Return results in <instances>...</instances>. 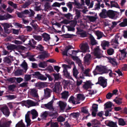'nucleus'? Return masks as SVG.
Returning a JSON list of instances; mask_svg holds the SVG:
<instances>
[{
    "mask_svg": "<svg viewBox=\"0 0 127 127\" xmlns=\"http://www.w3.org/2000/svg\"><path fill=\"white\" fill-rule=\"evenodd\" d=\"M31 77L37 78L38 79H46V77H44L39 71H36L31 75L26 74L25 75V79H31Z\"/></svg>",
    "mask_w": 127,
    "mask_h": 127,
    "instance_id": "1",
    "label": "nucleus"
},
{
    "mask_svg": "<svg viewBox=\"0 0 127 127\" xmlns=\"http://www.w3.org/2000/svg\"><path fill=\"white\" fill-rule=\"evenodd\" d=\"M30 11L28 10H25L23 11L20 12H18L17 13L18 16L21 18L25 17L24 15H28L30 17H33L35 13L34 11L32 9H30Z\"/></svg>",
    "mask_w": 127,
    "mask_h": 127,
    "instance_id": "2",
    "label": "nucleus"
},
{
    "mask_svg": "<svg viewBox=\"0 0 127 127\" xmlns=\"http://www.w3.org/2000/svg\"><path fill=\"white\" fill-rule=\"evenodd\" d=\"M6 48L8 50H13L14 49L23 50L25 47L21 45L17 46L15 45L10 44L7 46Z\"/></svg>",
    "mask_w": 127,
    "mask_h": 127,
    "instance_id": "3",
    "label": "nucleus"
},
{
    "mask_svg": "<svg viewBox=\"0 0 127 127\" xmlns=\"http://www.w3.org/2000/svg\"><path fill=\"white\" fill-rule=\"evenodd\" d=\"M11 123V121L7 122L5 118H3L0 121V127H9Z\"/></svg>",
    "mask_w": 127,
    "mask_h": 127,
    "instance_id": "4",
    "label": "nucleus"
},
{
    "mask_svg": "<svg viewBox=\"0 0 127 127\" xmlns=\"http://www.w3.org/2000/svg\"><path fill=\"white\" fill-rule=\"evenodd\" d=\"M53 98L52 99L50 102L46 104H44V106L47 109H49L50 110L53 111L54 110V108L53 106V103L54 101L55 100L54 99V96H53Z\"/></svg>",
    "mask_w": 127,
    "mask_h": 127,
    "instance_id": "5",
    "label": "nucleus"
},
{
    "mask_svg": "<svg viewBox=\"0 0 127 127\" xmlns=\"http://www.w3.org/2000/svg\"><path fill=\"white\" fill-rule=\"evenodd\" d=\"M94 52V55L96 58L100 59L102 57V54L99 47H97L95 49Z\"/></svg>",
    "mask_w": 127,
    "mask_h": 127,
    "instance_id": "6",
    "label": "nucleus"
},
{
    "mask_svg": "<svg viewBox=\"0 0 127 127\" xmlns=\"http://www.w3.org/2000/svg\"><path fill=\"white\" fill-rule=\"evenodd\" d=\"M1 110L3 114L7 117L8 116L10 113L9 109L6 106H4L1 108Z\"/></svg>",
    "mask_w": 127,
    "mask_h": 127,
    "instance_id": "7",
    "label": "nucleus"
},
{
    "mask_svg": "<svg viewBox=\"0 0 127 127\" xmlns=\"http://www.w3.org/2000/svg\"><path fill=\"white\" fill-rule=\"evenodd\" d=\"M96 69L99 72H101L102 73H105L107 72L108 71L107 68L105 66H99L97 65L96 67Z\"/></svg>",
    "mask_w": 127,
    "mask_h": 127,
    "instance_id": "8",
    "label": "nucleus"
},
{
    "mask_svg": "<svg viewBox=\"0 0 127 127\" xmlns=\"http://www.w3.org/2000/svg\"><path fill=\"white\" fill-rule=\"evenodd\" d=\"M88 36L89 37V39L90 40L91 44L92 45H95L97 44L96 40L91 34H89L88 33Z\"/></svg>",
    "mask_w": 127,
    "mask_h": 127,
    "instance_id": "9",
    "label": "nucleus"
},
{
    "mask_svg": "<svg viewBox=\"0 0 127 127\" xmlns=\"http://www.w3.org/2000/svg\"><path fill=\"white\" fill-rule=\"evenodd\" d=\"M126 49H123L122 50H120L119 51L121 52V54L119 55V60H123L126 57L127 52L125 51Z\"/></svg>",
    "mask_w": 127,
    "mask_h": 127,
    "instance_id": "10",
    "label": "nucleus"
},
{
    "mask_svg": "<svg viewBox=\"0 0 127 127\" xmlns=\"http://www.w3.org/2000/svg\"><path fill=\"white\" fill-rule=\"evenodd\" d=\"M61 87L60 83L56 82L55 84V87L53 89V92L57 93H59L60 92V88Z\"/></svg>",
    "mask_w": 127,
    "mask_h": 127,
    "instance_id": "11",
    "label": "nucleus"
},
{
    "mask_svg": "<svg viewBox=\"0 0 127 127\" xmlns=\"http://www.w3.org/2000/svg\"><path fill=\"white\" fill-rule=\"evenodd\" d=\"M35 86L38 89H40L42 88L47 87V84L45 82H38L35 84Z\"/></svg>",
    "mask_w": 127,
    "mask_h": 127,
    "instance_id": "12",
    "label": "nucleus"
},
{
    "mask_svg": "<svg viewBox=\"0 0 127 127\" xmlns=\"http://www.w3.org/2000/svg\"><path fill=\"white\" fill-rule=\"evenodd\" d=\"M107 18L108 17L109 18L113 19L115 16V14L114 11L109 10L107 11Z\"/></svg>",
    "mask_w": 127,
    "mask_h": 127,
    "instance_id": "13",
    "label": "nucleus"
},
{
    "mask_svg": "<svg viewBox=\"0 0 127 127\" xmlns=\"http://www.w3.org/2000/svg\"><path fill=\"white\" fill-rule=\"evenodd\" d=\"M44 97L46 98H48L50 96V94L52 92V91L49 89L47 88L44 89Z\"/></svg>",
    "mask_w": 127,
    "mask_h": 127,
    "instance_id": "14",
    "label": "nucleus"
},
{
    "mask_svg": "<svg viewBox=\"0 0 127 127\" xmlns=\"http://www.w3.org/2000/svg\"><path fill=\"white\" fill-rule=\"evenodd\" d=\"M12 16L8 13L4 14L3 15H0V20H7L8 19L12 18Z\"/></svg>",
    "mask_w": 127,
    "mask_h": 127,
    "instance_id": "15",
    "label": "nucleus"
},
{
    "mask_svg": "<svg viewBox=\"0 0 127 127\" xmlns=\"http://www.w3.org/2000/svg\"><path fill=\"white\" fill-rule=\"evenodd\" d=\"M30 111H28L25 116V121L27 123V126H29L30 125L31 120L30 117Z\"/></svg>",
    "mask_w": 127,
    "mask_h": 127,
    "instance_id": "16",
    "label": "nucleus"
},
{
    "mask_svg": "<svg viewBox=\"0 0 127 127\" xmlns=\"http://www.w3.org/2000/svg\"><path fill=\"white\" fill-rule=\"evenodd\" d=\"M73 48L72 47V46L71 45H68V46H66L64 50L62 52V54L64 56H68V55L67 54V52L69 50Z\"/></svg>",
    "mask_w": 127,
    "mask_h": 127,
    "instance_id": "17",
    "label": "nucleus"
},
{
    "mask_svg": "<svg viewBox=\"0 0 127 127\" xmlns=\"http://www.w3.org/2000/svg\"><path fill=\"white\" fill-rule=\"evenodd\" d=\"M107 11L105 9H103L102 11L99 14V16L101 18H107Z\"/></svg>",
    "mask_w": 127,
    "mask_h": 127,
    "instance_id": "18",
    "label": "nucleus"
},
{
    "mask_svg": "<svg viewBox=\"0 0 127 127\" xmlns=\"http://www.w3.org/2000/svg\"><path fill=\"white\" fill-rule=\"evenodd\" d=\"M31 94L32 96L34 97L37 98L39 97L38 93L37 90L36 89H33L31 90Z\"/></svg>",
    "mask_w": 127,
    "mask_h": 127,
    "instance_id": "19",
    "label": "nucleus"
},
{
    "mask_svg": "<svg viewBox=\"0 0 127 127\" xmlns=\"http://www.w3.org/2000/svg\"><path fill=\"white\" fill-rule=\"evenodd\" d=\"M61 110H64L66 106V103L62 101H60L57 102Z\"/></svg>",
    "mask_w": 127,
    "mask_h": 127,
    "instance_id": "20",
    "label": "nucleus"
},
{
    "mask_svg": "<svg viewBox=\"0 0 127 127\" xmlns=\"http://www.w3.org/2000/svg\"><path fill=\"white\" fill-rule=\"evenodd\" d=\"M99 84L101 86L104 88L106 86L107 82L106 80H98V81L96 84Z\"/></svg>",
    "mask_w": 127,
    "mask_h": 127,
    "instance_id": "21",
    "label": "nucleus"
},
{
    "mask_svg": "<svg viewBox=\"0 0 127 127\" xmlns=\"http://www.w3.org/2000/svg\"><path fill=\"white\" fill-rule=\"evenodd\" d=\"M23 70L20 69H18L14 71L13 73L15 76H18L22 75L23 74Z\"/></svg>",
    "mask_w": 127,
    "mask_h": 127,
    "instance_id": "22",
    "label": "nucleus"
},
{
    "mask_svg": "<svg viewBox=\"0 0 127 127\" xmlns=\"http://www.w3.org/2000/svg\"><path fill=\"white\" fill-rule=\"evenodd\" d=\"M42 54L38 55V58H39V59L43 60L46 58H47L48 57V55L45 51L42 52Z\"/></svg>",
    "mask_w": 127,
    "mask_h": 127,
    "instance_id": "23",
    "label": "nucleus"
},
{
    "mask_svg": "<svg viewBox=\"0 0 127 127\" xmlns=\"http://www.w3.org/2000/svg\"><path fill=\"white\" fill-rule=\"evenodd\" d=\"M61 94L62 98L64 99H67L69 95V92L66 91L63 92Z\"/></svg>",
    "mask_w": 127,
    "mask_h": 127,
    "instance_id": "24",
    "label": "nucleus"
},
{
    "mask_svg": "<svg viewBox=\"0 0 127 127\" xmlns=\"http://www.w3.org/2000/svg\"><path fill=\"white\" fill-rule=\"evenodd\" d=\"M63 72L64 76L66 78L70 79H73L70 75V73L68 72L67 71L63 70Z\"/></svg>",
    "mask_w": 127,
    "mask_h": 127,
    "instance_id": "25",
    "label": "nucleus"
},
{
    "mask_svg": "<svg viewBox=\"0 0 127 127\" xmlns=\"http://www.w3.org/2000/svg\"><path fill=\"white\" fill-rule=\"evenodd\" d=\"M68 101L74 104H78L80 103L79 102L77 101L76 100V99H74V97L73 96H71L70 97L68 100Z\"/></svg>",
    "mask_w": 127,
    "mask_h": 127,
    "instance_id": "26",
    "label": "nucleus"
},
{
    "mask_svg": "<svg viewBox=\"0 0 127 127\" xmlns=\"http://www.w3.org/2000/svg\"><path fill=\"white\" fill-rule=\"evenodd\" d=\"M82 52L84 53L86 52L87 50V43H85L83 44L80 47Z\"/></svg>",
    "mask_w": 127,
    "mask_h": 127,
    "instance_id": "27",
    "label": "nucleus"
},
{
    "mask_svg": "<svg viewBox=\"0 0 127 127\" xmlns=\"http://www.w3.org/2000/svg\"><path fill=\"white\" fill-rule=\"evenodd\" d=\"M42 35L44 38L43 40L46 41H48L50 39V35L46 33H43Z\"/></svg>",
    "mask_w": 127,
    "mask_h": 127,
    "instance_id": "28",
    "label": "nucleus"
},
{
    "mask_svg": "<svg viewBox=\"0 0 127 127\" xmlns=\"http://www.w3.org/2000/svg\"><path fill=\"white\" fill-rule=\"evenodd\" d=\"M36 42L33 39H32L31 40H29V43L26 44L27 45H30L33 48H34L35 47V46L33 45H35L36 43Z\"/></svg>",
    "mask_w": 127,
    "mask_h": 127,
    "instance_id": "29",
    "label": "nucleus"
},
{
    "mask_svg": "<svg viewBox=\"0 0 127 127\" xmlns=\"http://www.w3.org/2000/svg\"><path fill=\"white\" fill-rule=\"evenodd\" d=\"M25 103L30 106H33L36 105L37 103H35L31 100H28L26 101Z\"/></svg>",
    "mask_w": 127,
    "mask_h": 127,
    "instance_id": "30",
    "label": "nucleus"
},
{
    "mask_svg": "<svg viewBox=\"0 0 127 127\" xmlns=\"http://www.w3.org/2000/svg\"><path fill=\"white\" fill-rule=\"evenodd\" d=\"M3 62L6 64L10 65L11 62V60L9 58V56L5 57L4 58L3 60Z\"/></svg>",
    "mask_w": 127,
    "mask_h": 127,
    "instance_id": "31",
    "label": "nucleus"
},
{
    "mask_svg": "<svg viewBox=\"0 0 127 127\" xmlns=\"http://www.w3.org/2000/svg\"><path fill=\"white\" fill-rule=\"evenodd\" d=\"M31 113L32 115V118L33 119L36 118L38 116V113L35 109L32 110L31 111Z\"/></svg>",
    "mask_w": 127,
    "mask_h": 127,
    "instance_id": "32",
    "label": "nucleus"
},
{
    "mask_svg": "<svg viewBox=\"0 0 127 127\" xmlns=\"http://www.w3.org/2000/svg\"><path fill=\"white\" fill-rule=\"evenodd\" d=\"M85 97L83 95L80 94H79L77 95V98L76 100L77 101L80 100H83L85 99Z\"/></svg>",
    "mask_w": 127,
    "mask_h": 127,
    "instance_id": "33",
    "label": "nucleus"
},
{
    "mask_svg": "<svg viewBox=\"0 0 127 127\" xmlns=\"http://www.w3.org/2000/svg\"><path fill=\"white\" fill-rule=\"evenodd\" d=\"M73 75L75 77V78L77 79V75L79 73L78 70L76 69V67L75 66H74L73 68Z\"/></svg>",
    "mask_w": 127,
    "mask_h": 127,
    "instance_id": "34",
    "label": "nucleus"
},
{
    "mask_svg": "<svg viewBox=\"0 0 127 127\" xmlns=\"http://www.w3.org/2000/svg\"><path fill=\"white\" fill-rule=\"evenodd\" d=\"M107 125L110 127H118L116 123L112 121H109L107 123Z\"/></svg>",
    "mask_w": 127,
    "mask_h": 127,
    "instance_id": "35",
    "label": "nucleus"
},
{
    "mask_svg": "<svg viewBox=\"0 0 127 127\" xmlns=\"http://www.w3.org/2000/svg\"><path fill=\"white\" fill-rule=\"evenodd\" d=\"M76 12V15L74 19L77 20L78 19L80 16V10L78 9H76L75 10Z\"/></svg>",
    "mask_w": 127,
    "mask_h": 127,
    "instance_id": "36",
    "label": "nucleus"
},
{
    "mask_svg": "<svg viewBox=\"0 0 127 127\" xmlns=\"http://www.w3.org/2000/svg\"><path fill=\"white\" fill-rule=\"evenodd\" d=\"M95 34L97 36V39H99L102 37L103 33L98 30L97 31L95 32Z\"/></svg>",
    "mask_w": 127,
    "mask_h": 127,
    "instance_id": "37",
    "label": "nucleus"
},
{
    "mask_svg": "<svg viewBox=\"0 0 127 127\" xmlns=\"http://www.w3.org/2000/svg\"><path fill=\"white\" fill-rule=\"evenodd\" d=\"M119 25L121 27H125L127 26V18H125L123 22L119 24Z\"/></svg>",
    "mask_w": 127,
    "mask_h": 127,
    "instance_id": "38",
    "label": "nucleus"
},
{
    "mask_svg": "<svg viewBox=\"0 0 127 127\" xmlns=\"http://www.w3.org/2000/svg\"><path fill=\"white\" fill-rule=\"evenodd\" d=\"M21 67L23 68L25 70V72H26L27 69H28V65L26 62H25V60L22 63V64H21Z\"/></svg>",
    "mask_w": 127,
    "mask_h": 127,
    "instance_id": "39",
    "label": "nucleus"
},
{
    "mask_svg": "<svg viewBox=\"0 0 127 127\" xmlns=\"http://www.w3.org/2000/svg\"><path fill=\"white\" fill-rule=\"evenodd\" d=\"M63 84L65 86H69L70 84H72L73 83V82L70 81L69 80H64L63 82Z\"/></svg>",
    "mask_w": 127,
    "mask_h": 127,
    "instance_id": "40",
    "label": "nucleus"
},
{
    "mask_svg": "<svg viewBox=\"0 0 127 127\" xmlns=\"http://www.w3.org/2000/svg\"><path fill=\"white\" fill-rule=\"evenodd\" d=\"M88 18L91 22H94L95 21L97 17L94 16H88Z\"/></svg>",
    "mask_w": 127,
    "mask_h": 127,
    "instance_id": "41",
    "label": "nucleus"
},
{
    "mask_svg": "<svg viewBox=\"0 0 127 127\" xmlns=\"http://www.w3.org/2000/svg\"><path fill=\"white\" fill-rule=\"evenodd\" d=\"M31 3V1L30 0H27L23 5V7L24 8H26Z\"/></svg>",
    "mask_w": 127,
    "mask_h": 127,
    "instance_id": "42",
    "label": "nucleus"
},
{
    "mask_svg": "<svg viewBox=\"0 0 127 127\" xmlns=\"http://www.w3.org/2000/svg\"><path fill=\"white\" fill-rule=\"evenodd\" d=\"M119 124L121 126H123L126 124V123L124 120L122 118H120L118 120Z\"/></svg>",
    "mask_w": 127,
    "mask_h": 127,
    "instance_id": "43",
    "label": "nucleus"
},
{
    "mask_svg": "<svg viewBox=\"0 0 127 127\" xmlns=\"http://www.w3.org/2000/svg\"><path fill=\"white\" fill-rule=\"evenodd\" d=\"M16 127H25L24 124L22 122L21 120L16 125Z\"/></svg>",
    "mask_w": 127,
    "mask_h": 127,
    "instance_id": "44",
    "label": "nucleus"
},
{
    "mask_svg": "<svg viewBox=\"0 0 127 127\" xmlns=\"http://www.w3.org/2000/svg\"><path fill=\"white\" fill-rule=\"evenodd\" d=\"M107 52L108 55H111L113 54L114 50L112 48H109L107 50Z\"/></svg>",
    "mask_w": 127,
    "mask_h": 127,
    "instance_id": "45",
    "label": "nucleus"
},
{
    "mask_svg": "<svg viewBox=\"0 0 127 127\" xmlns=\"http://www.w3.org/2000/svg\"><path fill=\"white\" fill-rule=\"evenodd\" d=\"M19 38L22 40L23 42H24L27 39H29V38H28L27 36H25L24 35L20 36Z\"/></svg>",
    "mask_w": 127,
    "mask_h": 127,
    "instance_id": "46",
    "label": "nucleus"
},
{
    "mask_svg": "<svg viewBox=\"0 0 127 127\" xmlns=\"http://www.w3.org/2000/svg\"><path fill=\"white\" fill-rule=\"evenodd\" d=\"M79 115L80 113L79 112L73 113L71 114V116L75 119L78 118Z\"/></svg>",
    "mask_w": 127,
    "mask_h": 127,
    "instance_id": "47",
    "label": "nucleus"
},
{
    "mask_svg": "<svg viewBox=\"0 0 127 127\" xmlns=\"http://www.w3.org/2000/svg\"><path fill=\"white\" fill-rule=\"evenodd\" d=\"M104 105L105 106L104 108V109H106V108H111L112 104L111 102L109 101L105 103Z\"/></svg>",
    "mask_w": 127,
    "mask_h": 127,
    "instance_id": "48",
    "label": "nucleus"
},
{
    "mask_svg": "<svg viewBox=\"0 0 127 127\" xmlns=\"http://www.w3.org/2000/svg\"><path fill=\"white\" fill-rule=\"evenodd\" d=\"M5 97L7 98V99L8 100H12L14 99L16 97V96L15 95H6Z\"/></svg>",
    "mask_w": 127,
    "mask_h": 127,
    "instance_id": "49",
    "label": "nucleus"
},
{
    "mask_svg": "<svg viewBox=\"0 0 127 127\" xmlns=\"http://www.w3.org/2000/svg\"><path fill=\"white\" fill-rule=\"evenodd\" d=\"M16 86L14 85H11L8 87V90L10 91H13L15 88Z\"/></svg>",
    "mask_w": 127,
    "mask_h": 127,
    "instance_id": "50",
    "label": "nucleus"
},
{
    "mask_svg": "<svg viewBox=\"0 0 127 127\" xmlns=\"http://www.w3.org/2000/svg\"><path fill=\"white\" fill-rule=\"evenodd\" d=\"M8 4L15 9H16L17 7V4L14 3L12 1H9L8 2Z\"/></svg>",
    "mask_w": 127,
    "mask_h": 127,
    "instance_id": "51",
    "label": "nucleus"
},
{
    "mask_svg": "<svg viewBox=\"0 0 127 127\" xmlns=\"http://www.w3.org/2000/svg\"><path fill=\"white\" fill-rule=\"evenodd\" d=\"M109 42L105 41L104 42L102 43L101 45L103 47V49H105V47L106 46H109Z\"/></svg>",
    "mask_w": 127,
    "mask_h": 127,
    "instance_id": "52",
    "label": "nucleus"
},
{
    "mask_svg": "<svg viewBox=\"0 0 127 127\" xmlns=\"http://www.w3.org/2000/svg\"><path fill=\"white\" fill-rule=\"evenodd\" d=\"M48 114V112L45 111L43 113L41 116V118L42 119H45L47 116Z\"/></svg>",
    "mask_w": 127,
    "mask_h": 127,
    "instance_id": "53",
    "label": "nucleus"
},
{
    "mask_svg": "<svg viewBox=\"0 0 127 127\" xmlns=\"http://www.w3.org/2000/svg\"><path fill=\"white\" fill-rule=\"evenodd\" d=\"M119 38V36H116L114 39H112L111 41V43L113 42V43H114L115 44L118 45L119 44V43L118 42V39Z\"/></svg>",
    "mask_w": 127,
    "mask_h": 127,
    "instance_id": "54",
    "label": "nucleus"
},
{
    "mask_svg": "<svg viewBox=\"0 0 127 127\" xmlns=\"http://www.w3.org/2000/svg\"><path fill=\"white\" fill-rule=\"evenodd\" d=\"M77 20L74 19L73 21H71L70 23V26H71L74 27L77 24Z\"/></svg>",
    "mask_w": 127,
    "mask_h": 127,
    "instance_id": "55",
    "label": "nucleus"
},
{
    "mask_svg": "<svg viewBox=\"0 0 127 127\" xmlns=\"http://www.w3.org/2000/svg\"><path fill=\"white\" fill-rule=\"evenodd\" d=\"M44 47L41 44H39L36 46V49L39 50V51H42L43 50Z\"/></svg>",
    "mask_w": 127,
    "mask_h": 127,
    "instance_id": "56",
    "label": "nucleus"
},
{
    "mask_svg": "<svg viewBox=\"0 0 127 127\" xmlns=\"http://www.w3.org/2000/svg\"><path fill=\"white\" fill-rule=\"evenodd\" d=\"M57 120L58 122H63L65 120V118L62 116H60L57 118Z\"/></svg>",
    "mask_w": 127,
    "mask_h": 127,
    "instance_id": "57",
    "label": "nucleus"
},
{
    "mask_svg": "<svg viewBox=\"0 0 127 127\" xmlns=\"http://www.w3.org/2000/svg\"><path fill=\"white\" fill-rule=\"evenodd\" d=\"M122 99L121 98H119L117 99H114V101H115L117 104L120 105L122 103Z\"/></svg>",
    "mask_w": 127,
    "mask_h": 127,
    "instance_id": "58",
    "label": "nucleus"
},
{
    "mask_svg": "<svg viewBox=\"0 0 127 127\" xmlns=\"http://www.w3.org/2000/svg\"><path fill=\"white\" fill-rule=\"evenodd\" d=\"M98 105L95 104H94L92 106V110L95 112H97V111Z\"/></svg>",
    "mask_w": 127,
    "mask_h": 127,
    "instance_id": "59",
    "label": "nucleus"
},
{
    "mask_svg": "<svg viewBox=\"0 0 127 127\" xmlns=\"http://www.w3.org/2000/svg\"><path fill=\"white\" fill-rule=\"evenodd\" d=\"M81 111L84 114L87 113V107H82L81 109Z\"/></svg>",
    "mask_w": 127,
    "mask_h": 127,
    "instance_id": "60",
    "label": "nucleus"
},
{
    "mask_svg": "<svg viewBox=\"0 0 127 127\" xmlns=\"http://www.w3.org/2000/svg\"><path fill=\"white\" fill-rule=\"evenodd\" d=\"M2 25L3 26L4 29L9 28L10 26H12L11 25H10L9 24L7 23H2Z\"/></svg>",
    "mask_w": 127,
    "mask_h": 127,
    "instance_id": "61",
    "label": "nucleus"
},
{
    "mask_svg": "<svg viewBox=\"0 0 127 127\" xmlns=\"http://www.w3.org/2000/svg\"><path fill=\"white\" fill-rule=\"evenodd\" d=\"M62 67L64 68L63 70L67 71V68H71V66L67 65L66 64H63L62 65Z\"/></svg>",
    "mask_w": 127,
    "mask_h": 127,
    "instance_id": "62",
    "label": "nucleus"
},
{
    "mask_svg": "<svg viewBox=\"0 0 127 127\" xmlns=\"http://www.w3.org/2000/svg\"><path fill=\"white\" fill-rule=\"evenodd\" d=\"M33 37L35 40H37L38 41L41 40L42 39V38L40 36L34 35L33 36Z\"/></svg>",
    "mask_w": 127,
    "mask_h": 127,
    "instance_id": "63",
    "label": "nucleus"
},
{
    "mask_svg": "<svg viewBox=\"0 0 127 127\" xmlns=\"http://www.w3.org/2000/svg\"><path fill=\"white\" fill-rule=\"evenodd\" d=\"M51 127H58V125L57 122H52L51 124Z\"/></svg>",
    "mask_w": 127,
    "mask_h": 127,
    "instance_id": "64",
    "label": "nucleus"
}]
</instances>
